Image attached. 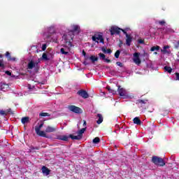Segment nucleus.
Listing matches in <instances>:
<instances>
[{
    "label": "nucleus",
    "instance_id": "obj_37",
    "mask_svg": "<svg viewBox=\"0 0 179 179\" xmlns=\"http://www.w3.org/2000/svg\"><path fill=\"white\" fill-rule=\"evenodd\" d=\"M1 57H2V55H0V58H1ZM0 66H1V68H3V63L2 61H1V60H0Z\"/></svg>",
    "mask_w": 179,
    "mask_h": 179
},
{
    "label": "nucleus",
    "instance_id": "obj_21",
    "mask_svg": "<svg viewBox=\"0 0 179 179\" xmlns=\"http://www.w3.org/2000/svg\"><path fill=\"white\" fill-rule=\"evenodd\" d=\"M106 89L108 92H109V93H112V94H115V93H117L116 90H111V88L109 86L106 87Z\"/></svg>",
    "mask_w": 179,
    "mask_h": 179
},
{
    "label": "nucleus",
    "instance_id": "obj_43",
    "mask_svg": "<svg viewBox=\"0 0 179 179\" xmlns=\"http://www.w3.org/2000/svg\"><path fill=\"white\" fill-rule=\"evenodd\" d=\"M106 53L111 54V50H110V49L106 50Z\"/></svg>",
    "mask_w": 179,
    "mask_h": 179
},
{
    "label": "nucleus",
    "instance_id": "obj_52",
    "mask_svg": "<svg viewBox=\"0 0 179 179\" xmlns=\"http://www.w3.org/2000/svg\"><path fill=\"white\" fill-rule=\"evenodd\" d=\"M84 125H86V121H84Z\"/></svg>",
    "mask_w": 179,
    "mask_h": 179
},
{
    "label": "nucleus",
    "instance_id": "obj_28",
    "mask_svg": "<svg viewBox=\"0 0 179 179\" xmlns=\"http://www.w3.org/2000/svg\"><path fill=\"white\" fill-rule=\"evenodd\" d=\"M93 143H99L100 142V138L99 137H96L93 139Z\"/></svg>",
    "mask_w": 179,
    "mask_h": 179
},
{
    "label": "nucleus",
    "instance_id": "obj_5",
    "mask_svg": "<svg viewBox=\"0 0 179 179\" xmlns=\"http://www.w3.org/2000/svg\"><path fill=\"white\" fill-rule=\"evenodd\" d=\"M92 41H95V43H104V39L103 38V36L100 34H94L92 36Z\"/></svg>",
    "mask_w": 179,
    "mask_h": 179
},
{
    "label": "nucleus",
    "instance_id": "obj_6",
    "mask_svg": "<svg viewBox=\"0 0 179 179\" xmlns=\"http://www.w3.org/2000/svg\"><path fill=\"white\" fill-rule=\"evenodd\" d=\"M122 29L118 28L117 27L115 26H113L111 27L110 31V34L111 36H114V34H119L120 33H121V31H122Z\"/></svg>",
    "mask_w": 179,
    "mask_h": 179
},
{
    "label": "nucleus",
    "instance_id": "obj_49",
    "mask_svg": "<svg viewBox=\"0 0 179 179\" xmlns=\"http://www.w3.org/2000/svg\"><path fill=\"white\" fill-rule=\"evenodd\" d=\"M103 52H105V53H107V50L103 49Z\"/></svg>",
    "mask_w": 179,
    "mask_h": 179
},
{
    "label": "nucleus",
    "instance_id": "obj_31",
    "mask_svg": "<svg viewBox=\"0 0 179 179\" xmlns=\"http://www.w3.org/2000/svg\"><path fill=\"white\" fill-rule=\"evenodd\" d=\"M99 57L101 59H106V55L103 53H99Z\"/></svg>",
    "mask_w": 179,
    "mask_h": 179
},
{
    "label": "nucleus",
    "instance_id": "obj_39",
    "mask_svg": "<svg viewBox=\"0 0 179 179\" xmlns=\"http://www.w3.org/2000/svg\"><path fill=\"white\" fill-rule=\"evenodd\" d=\"M6 56L7 57L8 59H9V57H10V53H9V52H6Z\"/></svg>",
    "mask_w": 179,
    "mask_h": 179
},
{
    "label": "nucleus",
    "instance_id": "obj_17",
    "mask_svg": "<svg viewBox=\"0 0 179 179\" xmlns=\"http://www.w3.org/2000/svg\"><path fill=\"white\" fill-rule=\"evenodd\" d=\"M57 139H59V141H68V139H69V137H68V136H57Z\"/></svg>",
    "mask_w": 179,
    "mask_h": 179
},
{
    "label": "nucleus",
    "instance_id": "obj_16",
    "mask_svg": "<svg viewBox=\"0 0 179 179\" xmlns=\"http://www.w3.org/2000/svg\"><path fill=\"white\" fill-rule=\"evenodd\" d=\"M85 131H86V128H83L78 131V136H80V139H82V137L83 136V134H85Z\"/></svg>",
    "mask_w": 179,
    "mask_h": 179
},
{
    "label": "nucleus",
    "instance_id": "obj_13",
    "mask_svg": "<svg viewBox=\"0 0 179 179\" xmlns=\"http://www.w3.org/2000/svg\"><path fill=\"white\" fill-rule=\"evenodd\" d=\"M43 174L45 176H50V173H51V171L48 169L46 166H43L41 169Z\"/></svg>",
    "mask_w": 179,
    "mask_h": 179
},
{
    "label": "nucleus",
    "instance_id": "obj_14",
    "mask_svg": "<svg viewBox=\"0 0 179 179\" xmlns=\"http://www.w3.org/2000/svg\"><path fill=\"white\" fill-rule=\"evenodd\" d=\"M96 122L98 124H101V122H103V115H101V114H98L96 115Z\"/></svg>",
    "mask_w": 179,
    "mask_h": 179
},
{
    "label": "nucleus",
    "instance_id": "obj_19",
    "mask_svg": "<svg viewBox=\"0 0 179 179\" xmlns=\"http://www.w3.org/2000/svg\"><path fill=\"white\" fill-rule=\"evenodd\" d=\"M70 138H72L73 140H76V141H79L80 140V136H74L73 134L70 135Z\"/></svg>",
    "mask_w": 179,
    "mask_h": 179
},
{
    "label": "nucleus",
    "instance_id": "obj_9",
    "mask_svg": "<svg viewBox=\"0 0 179 179\" xmlns=\"http://www.w3.org/2000/svg\"><path fill=\"white\" fill-rule=\"evenodd\" d=\"M122 32L124 34H125L127 38H126V45L129 47L131 45V43H132V36L131 35L128 34L125 30H122Z\"/></svg>",
    "mask_w": 179,
    "mask_h": 179
},
{
    "label": "nucleus",
    "instance_id": "obj_44",
    "mask_svg": "<svg viewBox=\"0 0 179 179\" xmlns=\"http://www.w3.org/2000/svg\"><path fill=\"white\" fill-rule=\"evenodd\" d=\"M106 62H111V61L108 59H103Z\"/></svg>",
    "mask_w": 179,
    "mask_h": 179
},
{
    "label": "nucleus",
    "instance_id": "obj_47",
    "mask_svg": "<svg viewBox=\"0 0 179 179\" xmlns=\"http://www.w3.org/2000/svg\"><path fill=\"white\" fill-rule=\"evenodd\" d=\"M43 36H44L45 37V36H46V37H49L50 35H47V33H44V34H43Z\"/></svg>",
    "mask_w": 179,
    "mask_h": 179
},
{
    "label": "nucleus",
    "instance_id": "obj_4",
    "mask_svg": "<svg viewBox=\"0 0 179 179\" xmlns=\"http://www.w3.org/2000/svg\"><path fill=\"white\" fill-rule=\"evenodd\" d=\"M139 57H141V53L139 52H135L133 55V62L134 64H136V65H141L142 62Z\"/></svg>",
    "mask_w": 179,
    "mask_h": 179
},
{
    "label": "nucleus",
    "instance_id": "obj_18",
    "mask_svg": "<svg viewBox=\"0 0 179 179\" xmlns=\"http://www.w3.org/2000/svg\"><path fill=\"white\" fill-rule=\"evenodd\" d=\"M133 121H134V124H136V125H141V120L139 119V117H134Z\"/></svg>",
    "mask_w": 179,
    "mask_h": 179
},
{
    "label": "nucleus",
    "instance_id": "obj_10",
    "mask_svg": "<svg viewBox=\"0 0 179 179\" xmlns=\"http://www.w3.org/2000/svg\"><path fill=\"white\" fill-rule=\"evenodd\" d=\"M57 131V127L48 126L45 130V134H51Z\"/></svg>",
    "mask_w": 179,
    "mask_h": 179
},
{
    "label": "nucleus",
    "instance_id": "obj_34",
    "mask_svg": "<svg viewBox=\"0 0 179 179\" xmlns=\"http://www.w3.org/2000/svg\"><path fill=\"white\" fill-rule=\"evenodd\" d=\"M116 65H117V66H120V68H122V63L120 62H117Z\"/></svg>",
    "mask_w": 179,
    "mask_h": 179
},
{
    "label": "nucleus",
    "instance_id": "obj_1",
    "mask_svg": "<svg viewBox=\"0 0 179 179\" xmlns=\"http://www.w3.org/2000/svg\"><path fill=\"white\" fill-rule=\"evenodd\" d=\"M71 28L72 29L69 32V35L64 34L63 36V47L64 48L60 49V52L63 54V55H68L69 50H71V47H72V42H71V41L73 38L71 34H73V31L79 33V30H80V27H79L78 25H72Z\"/></svg>",
    "mask_w": 179,
    "mask_h": 179
},
{
    "label": "nucleus",
    "instance_id": "obj_2",
    "mask_svg": "<svg viewBox=\"0 0 179 179\" xmlns=\"http://www.w3.org/2000/svg\"><path fill=\"white\" fill-rule=\"evenodd\" d=\"M44 126V123L38 124L35 127V131L36 133V135H38L39 136H43V138H48L47 136V134H45V131H41V127Z\"/></svg>",
    "mask_w": 179,
    "mask_h": 179
},
{
    "label": "nucleus",
    "instance_id": "obj_45",
    "mask_svg": "<svg viewBox=\"0 0 179 179\" xmlns=\"http://www.w3.org/2000/svg\"><path fill=\"white\" fill-rule=\"evenodd\" d=\"M140 44H143V41L142 39L138 40Z\"/></svg>",
    "mask_w": 179,
    "mask_h": 179
},
{
    "label": "nucleus",
    "instance_id": "obj_11",
    "mask_svg": "<svg viewBox=\"0 0 179 179\" xmlns=\"http://www.w3.org/2000/svg\"><path fill=\"white\" fill-rule=\"evenodd\" d=\"M77 94L83 97V99H87V97H89V94H87V92L85 90H79L77 92Z\"/></svg>",
    "mask_w": 179,
    "mask_h": 179
},
{
    "label": "nucleus",
    "instance_id": "obj_46",
    "mask_svg": "<svg viewBox=\"0 0 179 179\" xmlns=\"http://www.w3.org/2000/svg\"><path fill=\"white\" fill-rule=\"evenodd\" d=\"M52 41H53L54 43H57V41H58V39H57V38L52 39Z\"/></svg>",
    "mask_w": 179,
    "mask_h": 179
},
{
    "label": "nucleus",
    "instance_id": "obj_51",
    "mask_svg": "<svg viewBox=\"0 0 179 179\" xmlns=\"http://www.w3.org/2000/svg\"><path fill=\"white\" fill-rule=\"evenodd\" d=\"M154 54L156 55H157V52H155Z\"/></svg>",
    "mask_w": 179,
    "mask_h": 179
},
{
    "label": "nucleus",
    "instance_id": "obj_8",
    "mask_svg": "<svg viewBox=\"0 0 179 179\" xmlns=\"http://www.w3.org/2000/svg\"><path fill=\"white\" fill-rule=\"evenodd\" d=\"M69 110H70V111H72L73 113H76V114H80V113H82V109L76 106H69Z\"/></svg>",
    "mask_w": 179,
    "mask_h": 179
},
{
    "label": "nucleus",
    "instance_id": "obj_40",
    "mask_svg": "<svg viewBox=\"0 0 179 179\" xmlns=\"http://www.w3.org/2000/svg\"><path fill=\"white\" fill-rule=\"evenodd\" d=\"M175 47H176V48H178V47H179V41H178L176 42V43L175 44Z\"/></svg>",
    "mask_w": 179,
    "mask_h": 179
},
{
    "label": "nucleus",
    "instance_id": "obj_50",
    "mask_svg": "<svg viewBox=\"0 0 179 179\" xmlns=\"http://www.w3.org/2000/svg\"><path fill=\"white\" fill-rule=\"evenodd\" d=\"M168 31L172 32V31H173V29H168Z\"/></svg>",
    "mask_w": 179,
    "mask_h": 179
},
{
    "label": "nucleus",
    "instance_id": "obj_41",
    "mask_svg": "<svg viewBox=\"0 0 179 179\" xmlns=\"http://www.w3.org/2000/svg\"><path fill=\"white\" fill-rule=\"evenodd\" d=\"M176 80H179V73H176Z\"/></svg>",
    "mask_w": 179,
    "mask_h": 179
},
{
    "label": "nucleus",
    "instance_id": "obj_36",
    "mask_svg": "<svg viewBox=\"0 0 179 179\" xmlns=\"http://www.w3.org/2000/svg\"><path fill=\"white\" fill-rule=\"evenodd\" d=\"M5 73H6V75H8V76H12V73H11L10 71H6L5 72Z\"/></svg>",
    "mask_w": 179,
    "mask_h": 179
},
{
    "label": "nucleus",
    "instance_id": "obj_3",
    "mask_svg": "<svg viewBox=\"0 0 179 179\" xmlns=\"http://www.w3.org/2000/svg\"><path fill=\"white\" fill-rule=\"evenodd\" d=\"M152 162L156 166H160L161 167H163V166H165L166 164V163H164V160L156 156L152 157Z\"/></svg>",
    "mask_w": 179,
    "mask_h": 179
},
{
    "label": "nucleus",
    "instance_id": "obj_27",
    "mask_svg": "<svg viewBox=\"0 0 179 179\" xmlns=\"http://www.w3.org/2000/svg\"><path fill=\"white\" fill-rule=\"evenodd\" d=\"M50 114L49 113H40V116L41 117H50Z\"/></svg>",
    "mask_w": 179,
    "mask_h": 179
},
{
    "label": "nucleus",
    "instance_id": "obj_30",
    "mask_svg": "<svg viewBox=\"0 0 179 179\" xmlns=\"http://www.w3.org/2000/svg\"><path fill=\"white\" fill-rule=\"evenodd\" d=\"M120 50H117L116 52L115 53V58H120Z\"/></svg>",
    "mask_w": 179,
    "mask_h": 179
},
{
    "label": "nucleus",
    "instance_id": "obj_48",
    "mask_svg": "<svg viewBox=\"0 0 179 179\" xmlns=\"http://www.w3.org/2000/svg\"><path fill=\"white\" fill-rule=\"evenodd\" d=\"M83 55L84 56H85V55H86V52H85V51H83Z\"/></svg>",
    "mask_w": 179,
    "mask_h": 179
},
{
    "label": "nucleus",
    "instance_id": "obj_26",
    "mask_svg": "<svg viewBox=\"0 0 179 179\" xmlns=\"http://www.w3.org/2000/svg\"><path fill=\"white\" fill-rule=\"evenodd\" d=\"M167 48H170V46L169 45L164 46V49L161 50L162 52H167Z\"/></svg>",
    "mask_w": 179,
    "mask_h": 179
},
{
    "label": "nucleus",
    "instance_id": "obj_12",
    "mask_svg": "<svg viewBox=\"0 0 179 179\" xmlns=\"http://www.w3.org/2000/svg\"><path fill=\"white\" fill-rule=\"evenodd\" d=\"M117 92L120 96H121L122 97H124L125 96H127V90H125V89L124 88H120V86L118 87Z\"/></svg>",
    "mask_w": 179,
    "mask_h": 179
},
{
    "label": "nucleus",
    "instance_id": "obj_15",
    "mask_svg": "<svg viewBox=\"0 0 179 179\" xmlns=\"http://www.w3.org/2000/svg\"><path fill=\"white\" fill-rule=\"evenodd\" d=\"M29 121H30V118L29 117H22L21 119V122L22 124H23L24 125L25 124H27L29 122Z\"/></svg>",
    "mask_w": 179,
    "mask_h": 179
},
{
    "label": "nucleus",
    "instance_id": "obj_23",
    "mask_svg": "<svg viewBox=\"0 0 179 179\" xmlns=\"http://www.w3.org/2000/svg\"><path fill=\"white\" fill-rule=\"evenodd\" d=\"M160 50V46L156 45L151 48L150 51H159Z\"/></svg>",
    "mask_w": 179,
    "mask_h": 179
},
{
    "label": "nucleus",
    "instance_id": "obj_32",
    "mask_svg": "<svg viewBox=\"0 0 179 179\" xmlns=\"http://www.w3.org/2000/svg\"><path fill=\"white\" fill-rule=\"evenodd\" d=\"M45 50H47V45L46 44H43L42 45V50L43 51H45Z\"/></svg>",
    "mask_w": 179,
    "mask_h": 179
},
{
    "label": "nucleus",
    "instance_id": "obj_42",
    "mask_svg": "<svg viewBox=\"0 0 179 179\" xmlns=\"http://www.w3.org/2000/svg\"><path fill=\"white\" fill-rule=\"evenodd\" d=\"M138 103H141L142 104H145L146 102L143 100H138Z\"/></svg>",
    "mask_w": 179,
    "mask_h": 179
},
{
    "label": "nucleus",
    "instance_id": "obj_33",
    "mask_svg": "<svg viewBox=\"0 0 179 179\" xmlns=\"http://www.w3.org/2000/svg\"><path fill=\"white\" fill-rule=\"evenodd\" d=\"M8 61H16V58L12 57L11 56L8 57Z\"/></svg>",
    "mask_w": 179,
    "mask_h": 179
},
{
    "label": "nucleus",
    "instance_id": "obj_7",
    "mask_svg": "<svg viewBox=\"0 0 179 179\" xmlns=\"http://www.w3.org/2000/svg\"><path fill=\"white\" fill-rule=\"evenodd\" d=\"M39 62H41V59H38L37 62H34L33 60H31V62H29L28 63V69H33V68H35L36 66H37L38 64H39Z\"/></svg>",
    "mask_w": 179,
    "mask_h": 179
},
{
    "label": "nucleus",
    "instance_id": "obj_25",
    "mask_svg": "<svg viewBox=\"0 0 179 179\" xmlns=\"http://www.w3.org/2000/svg\"><path fill=\"white\" fill-rule=\"evenodd\" d=\"M90 59L92 60V62H96V61H97L98 58H97V57H95V56H91L90 57Z\"/></svg>",
    "mask_w": 179,
    "mask_h": 179
},
{
    "label": "nucleus",
    "instance_id": "obj_35",
    "mask_svg": "<svg viewBox=\"0 0 179 179\" xmlns=\"http://www.w3.org/2000/svg\"><path fill=\"white\" fill-rule=\"evenodd\" d=\"M28 89H29V90H33V89H34V86L31 85H28Z\"/></svg>",
    "mask_w": 179,
    "mask_h": 179
},
{
    "label": "nucleus",
    "instance_id": "obj_22",
    "mask_svg": "<svg viewBox=\"0 0 179 179\" xmlns=\"http://www.w3.org/2000/svg\"><path fill=\"white\" fill-rule=\"evenodd\" d=\"M54 31H55L54 26H51L49 28H48V33H50V34H52Z\"/></svg>",
    "mask_w": 179,
    "mask_h": 179
},
{
    "label": "nucleus",
    "instance_id": "obj_20",
    "mask_svg": "<svg viewBox=\"0 0 179 179\" xmlns=\"http://www.w3.org/2000/svg\"><path fill=\"white\" fill-rule=\"evenodd\" d=\"M41 59L43 61H49L50 58H48L47 53L44 52L42 55Z\"/></svg>",
    "mask_w": 179,
    "mask_h": 179
},
{
    "label": "nucleus",
    "instance_id": "obj_24",
    "mask_svg": "<svg viewBox=\"0 0 179 179\" xmlns=\"http://www.w3.org/2000/svg\"><path fill=\"white\" fill-rule=\"evenodd\" d=\"M164 69L165 71H166V72H169V73H171V72H173V69H171V67L170 66H164Z\"/></svg>",
    "mask_w": 179,
    "mask_h": 179
},
{
    "label": "nucleus",
    "instance_id": "obj_38",
    "mask_svg": "<svg viewBox=\"0 0 179 179\" xmlns=\"http://www.w3.org/2000/svg\"><path fill=\"white\" fill-rule=\"evenodd\" d=\"M159 24H162L163 26V24H166V22L164 20H162V21H159Z\"/></svg>",
    "mask_w": 179,
    "mask_h": 179
},
{
    "label": "nucleus",
    "instance_id": "obj_29",
    "mask_svg": "<svg viewBox=\"0 0 179 179\" xmlns=\"http://www.w3.org/2000/svg\"><path fill=\"white\" fill-rule=\"evenodd\" d=\"M0 115H3L4 117H6V115H8V112L4 111V110H1L0 111Z\"/></svg>",
    "mask_w": 179,
    "mask_h": 179
}]
</instances>
